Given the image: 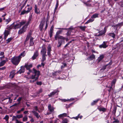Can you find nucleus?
<instances>
[{
    "label": "nucleus",
    "instance_id": "f257e3e1",
    "mask_svg": "<svg viewBox=\"0 0 123 123\" xmlns=\"http://www.w3.org/2000/svg\"><path fill=\"white\" fill-rule=\"evenodd\" d=\"M32 72L33 74H34L32 75L30 77L31 79L33 80H30V83H31L34 82L35 81L38 79L40 73V72L39 71L37 70L34 68L33 69V71Z\"/></svg>",
    "mask_w": 123,
    "mask_h": 123
},
{
    "label": "nucleus",
    "instance_id": "f03ea898",
    "mask_svg": "<svg viewBox=\"0 0 123 123\" xmlns=\"http://www.w3.org/2000/svg\"><path fill=\"white\" fill-rule=\"evenodd\" d=\"M21 59L19 56H14L11 59V62L15 65H17L20 61Z\"/></svg>",
    "mask_w": 123,
    "mask_h": 123
},
{
    "label": "nucleus",
    "instance_id": "7ed1b4c3",
    "mask_svg": "<svg viewBox=\"0 0 123 123\" xmlns=\"http://www.w3.org/2000/svg\"><path fill=\"white\" fill-rule=\"evenodd\" d=\"M58 29L62 30H68L67 32L66 33V35L67 36H69L71 35V30L73 29V28L72 27H70L68 28H59Z\"/></svg>",
    "mask_w": 123,
    "mask_h": 123
},
{
    "label": "nucleus",
    "instance_id": "20e7f679",
    "mask_svg": "<svg viewBox=\"0 0 123 123\" xmlns=\"http://www.w3.org/2000/svg\"><path fill=\"white\" fill-rule=\"evenodd\" d=\"M48 111H49V112L47 113V114L49 115L54 112V108L53 106H51V104H49L48 105Z\"/></svg>",
    "mask_w": 123,
    "mask_h": 123
},
{
    "label": "nucleus",
    "instance_id": "39448f33",
    "mask_svg": "<svg viewBox=\"0 0 123 123\" xmlns=\"http://www.w3.org/2000/svg\"><path fill=\"white\" fill-rule=\"evenodd\" d=\"M28 25V24H26L25 25L23 26L21 29L19 31L18 34H21L25 32L26 31V28Z\"/></svg>",
    "mask_w": 123,
    "mask_h": 123
},
{
    "label": "nucleus",
    "instance_id": "423d86ee",
    "mask_svg": "<svg viewBox=\"0 0 123 123\" xmlns=\"http://www.w3.org/2000/svg\"><path fill=\"white\" fill-rule=\"evenodd\" d=\"M24 66L25 68H26L27 70H29L30 72H32V70L30 69V68L32 67V64L26 63Z\"/></svg>",
    "mask_w": 123,
    "mask_h": 123
},
{
    "label": "nucleus",
    "instance_id": "0eeeda50",
    "mask_svg": "<svg viewBox=\"0 0 123 123\" xmlns=\"http://www.w3.org/2000/svg\"><path fill=\"white\" fill-rule=\"evenodd\" d=\"M55 38L56 40H57L58 39L65 40V39L66 38L60 35L55 34Z\"/></svg>",
    "mask_w": 123,
    "mask_h": 123
},
{
    "label": "nucleus",
    "instance_id": "6e6552de",
    "mask_svg": "<svg viewBox=\"0 0 123 123\" xmlns=\"http://www.w3.org/2000/svg\"><path fill=\"white\" fill-rule=\"evenodd\" d=\"M47 49L45 46H43L42 47V49L41 51V53L42 55H46Z\"/></svg>",
    "mask_w": 123,
    "mask_h": 123
},
{
    "label": "nucleus",
    "instance_id": "1a4fd4ad",
    "mask_svg": "<svg viewBox=\"0 0 123 123\" xmlns=\"http://www.w3.org/2000/svg\"><path fill=\"white\" fill-rule=\"evenodd\" d=\"M58 92H59L57 90H55L51 92L49 94L48 96L49 97H51L55 94H58Z\"/></svg>",
    "mask_w": 123,
    "mask_h": 123
},
{
    "label": "nucleus",
    "instance_id": "9d476101",
    "mask_svg": "<svg viewBox=\"0 0 123 123\" xmlns=\"http://www.w3.org/2000/svg\"><path fill=\"white\" fill-rule=\"evenodd\" d=\"M107 43V42L105 41L103 42V43L102 44L99 45V47L100 48H106L108 46V45H106Z\"/></svg>",
    "mask_w": 123,
    "mask_h": 123
},
{
    "label": "nucleus",
    "instance_id": "9b49d317",
    "mask_svg": "<svg viewBox=\"0 0 123 123\" xmlns=\"http://www.w3.org/2000/svg\"><path fill=\"white\" fill-rule=\"evenodd\" d=\"M38 55V51L37 50H36L34 53L33 56L32 57V59L33 60H35L36 58Z\"/></svg>",
    "mask_w": 123,
    "mask_h": 123
},
{
    "label": "nucleus",
    "instance_id": "f8f14e48",
    "mask_svg": "<svg viewBox=\"0 0 123 123\" xmlns=\"http://www.w3.org/2000/svg\"><path fill=\"white\" fill-rule=\"evenodd\" d=\"M15 75V71L14 70H13L10 72L9 77L10 78L12 79L14 77Z\"/></svg>",
    "mask_w": 123,
    "mask_h": 123
},
{
    "label": "nucleus",
    "instance_id": "ddd939ff",
    "mask_svg": "<svg viewBox=\"0 0 123 123\" xmlns=\"http://www.w3.org/2000/svg\"><path fill=\"white\" fill-rule=\"evenodd\" d=\"M34 12L35 13L37 14L40 13V10L37 8L36 5H35L34 6Z\"/></svg>",
    "mask_w": 123,
    "mask_h": 123
},
{
    "label": "nucleus",
    "instance_id": "4468645a",
    "mask_svg": "<svg viewBox=\"0 0 123 123\" xmlns=\"http://www.w3.org/2000/svg\"><path fill=\"white\" fill-rule=\"evenodd\" d=\"M63 42L64 43H65V40H58V44L57 45V47L59 48L62 45V43Z\"/></svg>",
    "mask_w": 123,
    "mask_h": 123
},
{
    "label": "nucleus",
    "instance_id": "2eb2a0df",
    "mask_svg": "<svg viewBox=\"0 0 123 123\" xmlns=\"http://www.w3.org/2000/svg\"><path fill=\"white\" fill-rule=\"evenodd\" d=\"M51 47L49 45L47 47V53L48 55L50 56L51 55L50 52L51 51Z\"/></svg>",
    "mask_w": 123,
    "mask_h": 123
},
{
    "label": "nucleus",
    "instance_id": "dca6fc26",
    "mask_svg": "<svg viewBox=\"0 0 123 123\" xmlns=\"http://www.w3.org/2000/svg\"><path fill=\"white\" fill-rule=\"evenodd\" d=\"M25 67H21L20 69L18 71V74H21L23 73L25 71Z\"/></svg>",
    "mask_w": 123,
    "mask_h": 123
},
{
    "label": "nucleus",
    "instance_id": "f3484780",
    "mask_svg": "<svg viewBox=\"0 0 123 123\" xmlns=\"http://www.w3.org/2000/svg\"><path fill=\"white\" fill-rule=\"evenodd\" d=\"M106 31L105 28H104V30H101L99 31V34L97 36H102L105 33Z\"/></svg>",
    "mask_w": 123,
    "mask_h": 123
},
{
    "label": "nucleus",
    "instance_id": "a211bd4d",
    "mask_svg": "<svg viewBox=\"0 0 123 123\" xmlns=\"http://www.w3.org/2000/svg\"><path fill=\"white\" fill-rule=\"evenodd\" d=\"M8 60L7 58H6V60H3L1 61L0 63V67H1L3 66L6 62L8 61Z\"/></svg>",
    "mask_w": 123,
    "mask_h": 123
},
{
    "label": "nucleus",
    "instance_id": "6ab92c4d",
    "mask_svg": "<svg viewBox=\"0 0 123 123\" xmlns=\"http://www.w3.org/2000/svg\"><path fill=\"white\" fill-rule=\"evenodd\" d=\"M32 112L37 119L41 118L40 116L38 114L36 111H32Z\"/></svg>",
    "mask_w": 123,
    "mask_h": 123
},
{
    "label": "nucleus",
    "instance_id": "aec40b11",
    "mask_svg": "<svg viewBox=\"0 0 123 123\" xmlns=\"http://www.w3.org/2000/svg\"><path fill=\"white\" fill-rule=\"evenodd\" d=\"M95 58V56L93 54L90 56L88 57L87 59L90 60H92Z\"/></svg>",
    "mask_w": 123,
    "mask_h": 123
},
{
    "label": "nucleus",
    "instance_id": "412c9836",
    "mask_svg": "<svg viewBox=\"0 0 123 123\" xmlns=\"http://www.w3.org/2000/svg\"><path fill=\"white\" fill-rule=\"evenodd\" d=\"M104 55H100L98 58L97 60L98 63L101 60L104 58Z\"/></svg>",
    "mask_w": 123,
    "mask_h": 123
},
{
    "label": "nucleus",
    "instance_id": "4be33fe9",
    "mask_svg": "<svg viewBox=\"0 0 123 123\" xmlns=\"http://www.w3.org/2000/svg\"><path fill=\"white\" fill-rule=\"evenodd\" d=\"M33 38L32 37H31L30 42V46H32L34 44L33 40Z\"/></svg>",
    "mask_w": 123,
    "mask_h": 123
},
{
    "label": "nucleus",
    "instance_id": "5701e85b",
    "mask_svg": "<svg viewBox=\"0 0 123 123\" xmlns=\"http://www.w3.org/2000/svg\"><path fill=\"white\" fill-rule=\"evenodd\" d=\"M4 39H6L7 36L9 34V31L7 30H5L4 32Z\"/></svg>",
    "mask_w": 123,
    "mask_h": 123
},
{
    "label": "nucleus",
    "instance_id": "b1692460",
    "mask_svg": "<svg viewBox=\"0 0 123 123\" xmlns=\"http://www.w3.org/2000/svg\"><path fill=\"white\" fill-rule=\"evenodd\" d=\"M31 32H29L28 34L27 35V37H26V39H25V43L29 40L30 37H31Z\"/></svg>",
    "mask_w": 123,
    "mask_h": 123
},
{
    "label": "nucleus",
    "instance_id": "393cba45",
    "mask_svg": "<svg viewBox=\"0 0 123 123\" xmlns=\"http://www.w3.org/2000/svg\"><path fill=\"white\" fill-rule=\"evenodd\" d=\"M44 24L43 23H42V22L40 24L39 26V29L40 31H41L42 30L43 28V27L44 25Z\"/></svg>",
    "mask_w": 123,
    "mask_h": 123
},
{
    "label": "nucleus",
    "instance_id": "a878e982",
    "mask_svg": "<svg viewBox=\"0 0 123 123\" xmlns=\"http://www.w3.org/2000/svg\"><path fill=\"white\" fill-rule=\"evenodd\" d=\"M13 117L14 118H16L17 117L19 119L22 118L23 117V115L22 114L20 115H17L16 116H13Z\"/></svg>",
    "mask_w": 123,
    "mask_h": 123
},
{
    "label": "nucleus",
    "instance_id": "bb28decb",
    "mask_svg": "<svg viewBox=\"0 0 123 123\" xmlns=\"http://www.w3.org/2000/svg\"><path fill=\"white\" fill-rule=\"evenodd\" d=\"M25 55V51H24L20 55L18 56L20 58H21L22 57H24Z\"/></svg>",
    "mask_w": 123,
    "mask_h": 123
},
{
    "label": "nucleus",
    "instance_id": "cd10ccee",
    "mask_svg": "<svg viewBox=\"0 0 123 123\" xmlns=\"http://www.w3.org/2000/svg\"><path fill=\"white\" fill-rule=\"evenodd\" d=\"M67 116V114L65 113H64L62 114L59 115L58 117L60 118L63 117H66Z\"/></svg>",
    "mask_w": 123,
    "mask_h": 123
},
{
    "label": "nucleus",
    "instance_id": "c85d7f7f",
    "mask_svg": "<svg viewBox=\"0 0 123 123\" xmlns=\"http://www.w3.org/2000/svg\"><path fill=\"white\" fill-rule=\"evenodd\" d=\"M59 5V1L58 0H57L55 7L54 9V13H55Z\"/></svg>",
    "mask_w": 123,
    "mask_h": 123
},
{
    "label": "nucleus",
    "instance_id": "c756f323",
    "mask_svg": "<svg viewBox=\"0 0 123 123\" xmlns=\"http://www.w3.org/2000/svg\"><path fill=\"white\" fill-rule=\"evenodd\" d=\"M91 0H88L87 2H84V4H85L86 6H91V4H90L88 3L91 2Z\"/></svg>",
    "mask_w": 123,
    "mask_h": 123
},
{
    "label": "nucleus",
    "instance_id": "7c9ffc66",
    "mask_svg": "<svg viewBox=\"0 0 123 123\" xmlns=\"http://www.w3.org/2000/svg\"><path fill=\"white\" fill-rule=\"evenodd\" d=\"M99 14L98 13H95L91 16V18H97L98 17Z\"/></svg>",
    "mask_w": 123,
    "mask_h": 123
},
{
    "label": "nucleus",
    "instance_id": "2f4dec72",
    "mask_svg": "<svg viewBox=\"0 0 123 123\" xmlns=\"http://www.w3.org/2000/svg\"><path fill=\"white\" fill-rule=\"evenodd\" d=\"M14 22L10 26H9L7 28L9 30L12 29H13L14 25Z\"/></svg>",
    "mask_w": 123,
    "mask_h": 123
},
{
    "label": "nucleus",
    "instance_id": "473e14b6",
    "mask_svg": "<svg viewBox=\"0 0 123 123\" xmlns=\"http://www.w3.org/2000/svg\"><path fill=\"white\" fill-rule=\"evenodd\" d=\"M108 35L112 37L113 38H115V34L113 33H110L108 34Z\"/></svg>",
    "mask_w": 123,
    "mask_h": 123
},
{
    "label": "nucleus",
    "instance_id": "72a5a7b5",
    "mask_svg": "<svg viewBox=\"0 0 123 123\" xmlns=\"http://www.w3.org/2000/svg\"><path fill=\"white\" fill-rule=\"evenodd\" d=\"M47 56L46 55H42V58L41 60V61L42 62H44L46 60V58L45 56Z\"/></svg>",
    "mask_w": 123,
    "mask_h": 123
},
{
    "label": "nucleus",
    "instance_id": "f704fd0d",
    "mask_svg": "<svg viewBox=\"0 0 123 123\" xmlns=\"http://www.w3.org/2000/svg\"><path fill=\"white\" fill-rule=\"evenodd\" d=\"M108 64H106V65L103 66L102 68L100 69V71H103L106 69V67L108 66Z\"/></svg>",
    "mask_w": 123,
    "mask_h": 123
},
{
    "label": "nucleus",
    "instance_id": "c9c22d12",
    "mask_svg": "<svg viewBox=\"0 0 123 123\" xmlns=\"http://www.w3.org/2000/svg\"><path fill=\"white\" fill-rule=\"evenodd\" d=\"M99 100L98 99L95 101H93V102H92L91 104V105H94L98 102Z\"/></svg>",
    "mask_w": 123,
    "mask_h": 123
},
{
    "label": "nucleus",
    "instance_id": "e433bc0d",
    "mask_svg": "<svg viewBox=\"0 0 123 123\" xmlns=\"http://www.w3.org/2000/svg\"><path fill=\"white\" fill-rule=\"evenodd\" d=\"M100 111L105 112L106 111V109L104 108H100L99 109Z\"/></svg>",
    "mask_w": 123,
    "mask_h": 123
},
{
    "label": "nucleus",
    "instance_id": "4c0bfd02",
    "mask_svg": "<svg viewBox=\"0 0 123 123\" xmlns=\"http://www.w3.org/2000/svg\"><path fill=\"white\" fill-rule=\"evenodd\" d=\"M28 118L26 116H25L24 117L23 119V121L24 122L25 121H27V120Z\"/></svg>",
    "mask_w": 123,
    "mask_h": 123
},
{
    "label": "nucleus",
    "instance_id": "58836bf2",
    "mask_svg": "<svg viewBox=\"0 0 123 123\" xmlns=\"http://www.w3.org/2000/svg\"><path fill=\"white\" fill-rule=\"evenodd\" d=\"M28 13V12H27V11H26L25 10H23L21 13V15H23L25 14H27Z\"/></svg>",
    "mask_w": 123,
    "mask_h": 123
},
{
    "label": "nucleus",
    "instance_id": "ea45409f",
    "mask_svg": "<svg viewBox=\"0 0 123 123\" xmlns=\"http://www.w3.org/2000/svg\"><path fill=\"white\" fill-rule=\"evenodd\" d=\"M116 81V79H113L111 83V86H113V85L115 84V83Z\"/></svg>",
    "mask_w": 123,
    "mask_h": 123
},
{
    "label": "nucleus",
    "instance_id": "a19ab883",
    "mask_svg": "<svg viewBox=\"0 0 123 123\" xmlns=\"http://www.w3.org/2000/svg\"><path fill=\"white\" fill-rule=\"evenodd\" d=\"M86 28V26H80V27L79 28L80 29L82 30L83 31H84L85 30Z\"/></svg>",
    "mask_w": 123,
    "mask_h": 123
},
{
    "label": "nucleus",
    "instance_id": "79ce46f5",
    "mask_svg": "<svg viewBox=\"0 0 123 123\" xmlns=\"http://www.w3.org/2000/svg\"><path fill=\"white\" fill-rule=\"evenodd\" d=\"M20 25L21 27L26 23V22L24 21H22L20 22Z\"/></svg>",
    "mask_w": 123,
    "mask_h": 123
},
{
    "label": "nucleus",
    "instance_id": "37998d69",
    "mask_svg": "<svg viewBox=\"0 0 123 123\" xmlns=\"http://www.w3.org/2000/svg\"><path fill=\"white\" fill-rule=\"evenodd\" d=\"M16 24L20 28L21 27V26L20 24L19 20H18L16 21Z\"/></svg>",
    "mask_w": 123,
    "mask_h": 123
},
{
    "label": "nucleus",
    "instance_id": "c03bdc74",
    "mask_svg": "<svg viewBox=\"0 0 123 123\" xmlns=\"http://www.w3.org/2000/svg\"><path fill=\"white\" fill-rule=\"evenodd\" d=\"M11 21V19L10 18H8V19L6 20V24H7L10 22Z\"/></svg>",
    "mask_w": 123,
    "mask_h": 123
},
{
    "label": "nucleus",
    "instance_id": "a18cd8bd",
    "mask_svg": "<svg viewBox=\"0 0 123 123\" xmlns=\"http://www.w3.org/2000/svg\"><path fill=\"white\" fill-rule=\"evenodd\" d=\"M20 28L16 24L15 25H14V26H13V29H18L19 28Z\"/></svg>",
    "mask_w": 123,
    "mask_h": 123
},
{
    "label": "nucleus",
    "instance_id": "49530a36",
    "mask_svg": "<svg viewBox=\"0 0 123 123\" xmlns=\"http://www.w3.org/2000/svg\"><path fill=\"white\" fill-rule=\"evenodd\" d=\"M20 28L16 24L15 25H14V26H13V29H18L19 28Z\"/></svg>",
    "mask_w": 123,
    "mask_h": 123
},
{
    "label": "nucleus",
    "instance_id": "de8ad7c7",
    "mask_svg": "<svg viewBox=\"0 0 123 123\" xmlns=\"http://www.w3.org/2000/svg\"><path fill=\"white\" fill-rule=\"evenodd\" d=\"M68 119H64L62 122V123H68Z\"/></svg>",
    "mask_w": 123,
    "mask_h": 123
},
{
    "label": "nucleus",
    "instance_id": "09e8293b",
    "mask_svg": "<svg viewBox=\"0 0 123 123\" xmlns=\"http://www.w3.org/2000/svg\"><path fill=\"white\" fill-rule=\"evenodd\" d=\"M6 58H7L5 57L4 55H3V56L0 57V59L1 61H3V60H4V59H5V60H6Z\"/></svg>",
    "mask_w": 123,
    "mask_h": 123
},
{
    "label": "nucleus",
    "instance_id": "8fccbe9b",
    "mask_svg": "<svg viewBox=\"0 0 123 123\" xmlns=\"http://www.w3.org/2000/svg\"><path fill=\"white\" fill-rule=\"evenodd\" d=\"M12 39V37H10L8 38L6 40V41H7L6 43H9Z\"/></svg>",
    "mask_w": 123,
    "mask_h": 123
},
{
    "label": "nucleus",
    "instance_id": "3c124183",
    "mask_svg": "<svg viewBox=\"0 0 123 123\" xmlns=\"http://www.w3.org/2000/svg\"><path fill=\"white\" fill-rule=\"evenodd\" d=\"M62 32V30L56 32V34L60 35V34H61Z\"/></svg>",
    "mask_w": 123,
    "mask_h": 123
},
{
    "label": "nucleus",
    "instance_id": "603ef678",
    "mask_svg": "<svg viewBox=\"0 0 123 123\" xmlns=\"http://www.w3.org/2000/svg\"><path fill=\"white\" fill-rule=\"evenodd\" d=\"M9 116L8 115H6L5 116V117L4 118V119H5L6 121H8L9 119Z\"/></svg>",
    "mask_w": 123,
    "mask_h": 123
},
{
    "label": "nucleus",
    "instance_id": "864d4df0",
    "mask_svg": "<svg viewBox=\"0 0 123 123\" xmlns=\"http://www.w3.org/2000/svg\"><path fill=\"white\" fill-rule=\"evenodd\" d=\"M32 7H29L27 8V10L28 13L32 9Z\"/></svg>",
    "mask_w": 123,
    "mask_h": 123
},
{
    "label": "nucleus",
    "instance_id": "5fc2aeb1",
    "mask_svg": "<svg viewBox=\"0 0 123 123\" xmlns=\"http://www.w3.org/2000/svg\"><path fill=\"white\" fill-rule=\"evenodd\" d=\"M53 32L50 31L49 33L50 37V38H51L53 36Z\"/></svg>",
    "mask_w": 123,
    "mask_h": 123
},
{
    "label": "nucleus",
    "instance_id": "6e6d98bb",
    "mask_svg": "<svg viewBox=\"0 0 123 123\" xmlns=\"http://www.w3.org/2000/svg\"><path fill=\"white\" fill-rule=\"evenodd\" d=\"M117 110V107H114L113 110V113L114 114H115L116 112V111Z\"/></svg>",
    "mask_w": 123,
    "mask_h": 123
},
{
    "label": "nucleus",
    "instance_id": "4d7b16f0",
    "mask_svg": "<svg viewBox=\"0 0 123 123\" xmlns=\"http://www.w3.org/2000/svg\"><path fill=\"white\" fill-rule=\"evenodd\" d=\"M53 28H54V26L53 25H52V26L51 27L50 29V31H52L53 32Z\"/></svg>",
    "mask_w": 123,
    "mask_h": 123
},
{
    "label": "nucleus",
    "instance_id": "13d9d810",
    "mask_svg": "<svg viewBox=\"0 0 123 123\" xmlns=\"http://www.w3.org/2000/svg\"><path fill=\"white\" fill-rule=\"evenodd\" d=\"M119 121L118 119H116L113 122V123H119Z\"/></svg>",
    "mask_w": 123,
    "mask_h": 123
},
{
    "label": "nucleus",
    "instance_id": "bf43d9fd",
    "mask_svg": "<svg viewBox=\"0 0 123 123\" xmlns=\"http://www.w3.org/2000/svg\"><path fill=\"white\" fill-rule=\"evenodd\" d=\"M4 53L3 52H1L0 53V56H3V55H4Z\"/></svg>",
    "mask_w": 123,
    "mask_h": 123
},
{
    "label": "nucleus",
    "instance_id": "052dcab7",
    "mask_svg": "<svg viewBox=\"0 0 123 123\" xmlns=\"http://www.w3.org/2000/svg\"><path fill=\"white\" fill-rule=\"evenodd\" d=\"M16 123H23V122H20L17 119H16Z\"/></svg>",
    "mask_w": 123,
    "mask_h": 123
},
{
    "label": "nucleus",
    "instance_id": "680f3d73",
    "mask_svg": "<svg viewBox=\"0 0 123 123\" xmlns=\"http://www.w3.org/2000/svg\"><path fill=\"white\" fill-rule=\"evenodd\" d=\"M94 20V19H89V20H88L89 22V23L91 22H93Z\"/></svg>",
    "mask_w": 123,
    "mask_h": 123
},
{
    "label": "nucleus",
    "instance_id": "e2e57ef3",
    "mask_svg": "<svg viewBox=\"0 0 123 123\" xmlns=\"http://www.w3.org/2000/svg\"><path fill=\"white\" fill-rule=\"evenodd\" d=\"M22 98L21 97H20L17 99V101L19 102L18 104H19L20 103V101L21 100Z\"/></svg>",
    "mask_w": 123,
    "mask_h": 123
},
{
    "label": "nucleus",
    "instance_id": "0e129e2a",
    "mask_svg": "<svg viewBox=\"0 0 123 123\" xmlns=\"http://www.w3.org/2000/svg\"><path fill=\"white\" fill-rule=\"evenodd\" d=\"M37 84L38 85H42V83L41 82H37Z\"/></svg>",
    "mask_w": 123,
    "mask_h": 123
},
{
    "label": "nucleus",
    "instance_id": "69168bd1",
    "mask_svg": "<svg viewBox=\"0 0 123 123\" xmlns=\"http://www.w3.org/2000/svg\"><path fill=\"white\" fill-rule=\"evenodd\" d=\"M26 2H27V1H26L24 3V4L21 7V9H22L25 6V5L26 3Z\"/></svg>",
    "mask_w": 123,
    "mask_h": 123
},
{
    "label": "nucleus",
    "instance_id": "338daca9",
    "mask_svg": "<svg viewBox=\"0 0 123 123\" xmlns=\"http://www.w3.org/2000/svg\"><path fill=\"white\" fill-rule=\"evenodd\" d=\"M6 68L5 67H3L1 68H0V70H5Z\"/></svg>",
    "mask_w": 123,
    "mask_h": 123
},
{
    "label": "nucleus",
    "instance_id": "774afa93",
    "mask_svg": "<svg viewBox=\"0 0 123 123\" xmlns=\"http://www.w3.org/2000/svg\"><path fill=\"white\" fill-rule=\"evenodd\" d=\"M57 74L56 73V72H55L54 73H52V75L54 76H55Z\"/></svg>",
    "mask_w": 123,
    "mask_h": 123
}]
</instances>
